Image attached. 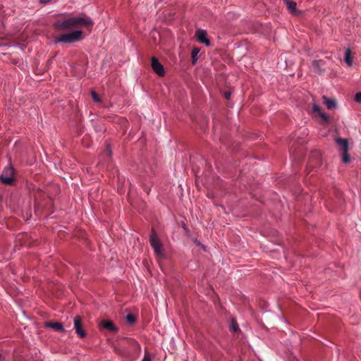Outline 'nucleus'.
<instances>
[{
  "label": "nucleus",
  "mask_w": 361,
  "mask_h": 361,
  "mask_svg": "<svg viewBox=\"0 0 361 361\" xmlns=\"http://www.w3.org/2000/svg\"><path fill=\"white\" fill-rule=\"evenodd\" d=\"M233 331H237L239 329V328H238V326L237 324H233Z\"/></svg>",
  "instance_id": "24"
},
{
  "label": "nucleus",
  "mask_w": 361,
  "mask_h": 361,
  "mask_svg": "<svg viewBox=\"0 0 361 361\" xmlns=\"http://www.w3.org/2000/svg\"><path fill=\"white\" fill-rule=\"evenodd\" d=\"M207 32L203 30H198L196 32L195 36L197 39V40L203 44H205L207 46L210 45V42L207 37Z\"/></svg>",
  "instance_id": "10"
},
{
  "label": "nucleus",
  "mask_w": 361,
  "mask_h": 361,
  "mask_svg": "<svg viewBox=\"0 0 361 361\" xmlns=\"http://www.w3.org/2000/svg\"><path fill=\"white\" fill-rule=\"evenodd\" d=\"M355 101L361 103V92H357L355 95Z\"/></svg>",
  "instance_id": "21"
},
{
  "label": "nucleus",
  "mask_w": 361,
  "mask_h": 361,
  "mask_svg": "<svg viewBox=\"0 0 361 361\" xmlns=\"http://www.w3.org/2000/svg\"><path fill=\"white\" fill-rule=\"evenodd\" d=\"M142 361H151V358L149 355H145L143 360Z\"/></svg>",
  "instance_id": "23"
},
{
  "label": "nucleus",
  "mask_w": 361,
  "mask_h": 361,
  "mask_svg": "<svg viewBox=\"0 0 361 361\" xmlns=\"http://www.w3.org/2000/svg\"><path fill=\"white\" fill-rule=\"evenodd\" d=\"M200 49L198 48H194L191 52L192 63L195 64L197 60V55L198 54Z\"/></svg>",
  "instance_id": "17"
},
{
  "label": "nucleus",
  "mask_w": 361,
  "mask_h": 361,
  "mask_svg": "<svg viewBox=\"0 0 361 361\" xmlns=\"http://www.w3.org/2000/svg\"><path fill=\"white\" fill-rule=\"evenodd\" d=\"M322 61L321 60H314L312 61V68L314 71L317 73H321L322 71Z\"/></svg>",
  "instance_id": "15"
},
{
  "label": "nucleus",
  "mask_w": 361,
  "mask_h": 361,
  "mask_svg": "<svg viewBox=\"0 0 361 361\" xmlns=\"http://www.w3.org/2000/svg\"><path fill=\"white\" fill-rule=\"evenodd\" d=\"M323 100L328 109H333L336 106V102L334 99L328 98L327 97L324 96Z\"/></svg>",
  "instance_id": "14"
},
{
  "label": "nucleus",
  "mask_w": 361,
  "mask_h": 361,
  "mask_svg": "<svg viewBox=\"0 0 361 361\" xmlns=\"http://www.w3.org/2000/svg\"><path fill=\"white\" fill-rule=\"evenodd\" d=\"M99 327L112 333H116L118 331V328L113 323V322L108 319L102 320L99 323Z\"/></svg>",
  "instance_id": "7"
},
{
  "label": "nucleus",
  "mask_w": 361,
  "mask_h": 361,
  "mask_svg": "<svg viewBox=\"0 0 361 361\" xmlns=\"http://www.w3.org/2000/svg\"><path fill=\"white\" fill-rule=\"evenodd\" d=\"M126 321L129 324L133 325L136 322V317L133 314H128L126 316Z\"/></svg>",
  "instance_id": "18"
},
{
  "label": "nucleus",
  "mask_w": 361,
  "mask_h": 361,
  "mask_svg": "<svg viewBox=\"0 0 361 361\" xmlns=\"http://www.w3.org/2000/svg\"><path fill=\"white\" fill-rule=\"evenodd\" d=\"M224 97H225V98H226V99H230V97H231V92H226L224 93Z\"/></svg>",
  "instance_id": "22"
},
{
  "label": "nucleus",
  "mask_w": 361,
  "mask_h": 361,
  "mask_svg": "<svg viewBox=\"0 0 361 361\" xmlns=\"http://www.w3.org/2000/svg\"><path fill=\"white\" fill-rule=\"evenodd\" d=\"M322 157L321 154L316 151L311 154L310 160L308 162V167L316 168L322 165Z\"/></svg>",
  "instance_id": "5"
},
{
  "label": "nucleus",
  "mask_w": 361,
  "mask_h": 361,
  "mask_svg": "<svg viewBox=\"0 0 361 361\" xmlns=\"http://www.w3.org/2000/svg\"><path fill=\"white\" fill-rule=\"evenodd\" d=\"M45 326L51 328L54 331L58 332H61L64 330L63 324L60 322H47L45 323Z\"/></svg>",
  "instance_id": "12"
},
{
  "label": "nucleus",
  "mask_w": 361,
  "mask_h": 361,
  "mask_svg": "<svg viewBox=\"0 0 361 361\" xmlns=\"http://www.w3.org/2000/svg\"><path fill=\"white\" fill-rule=\"evenodd\" d=\"M342 154V159H343V162L346 164V163H348L350 161V156L348 155V152H343L341 153Z\"/></svg>",
  "instance_id": "19"
},
{
  "label": "nucleus",
  "mask_w": 361,
  "mask_h": 361,
  "mask_svg": "<svg viewBox=\"0 0 361 361\" xmlns=\"http://www.w3.org/2000/svg\"><path fill=\"white\" fill-rule=\"evenodd\" d=\"M74 328L76 334L81 338L86 336L85 331L82 329L81 318L78 316L74 318Z\"/></svg>",
  "instance_id": "8"
},
{
  "label": "nucleus",
  "mask_w": 361,
  "mask_h": 361,
  "mask_svg": "<svg viewBox=\"0 0 361 361\" xmlns=\"http://www.w3.org/2000/svg\"><path fill=\"white\" fill-rule=\"evenodd\" d=\"M93 25V21L87 16H73L58 20L54 27L58 30H76L70 33L60 35L55 39V43L65 42L73 43L82 39V31L78 29L85 27L89 29Z\"/></svg>",
  "instance_id": "1"
},
{
  "label": "nucleus",
  "mask_w": 361,
  "mask_h": 361,
  "mask_svg": "<svg viewBox=\"0 0 361 361\" xmlns=\"http://www.w3.org/2000/svg\"><path fill=\"white\" fill-rule=\"evenodd\" d=\"M335 142L338 146L340 150L341 151V153L348 152L349 149V144L348 140L341 137H336L335 139Z\"/></svg>",
  "instance_id": "9"
},
{
  "label": "nucleus",
  "mask_w": 361,
  "mask_h": 361,
  "mask_svg": "<svg viewBox=\"0 0 361 361\" xmlns=\"http://www.w3.org/2000/svg\"><path fill=\"white\" fill-rule=\"evenodd\" d=\"M286 4L288 9L290 11L291 13L297 14L298 12L296 10V3L292 0H283Z\"/></svg>",
  "instance_id": "13"
},
{
  "label": "nucleus",
  "mask_w": 361,
  "mask_h": 361,
  "mask_svg": "<svg viewBox=\"0 0 361 361\" xmlns=\"http://www.w3.org/2000/svg\"><path fill=\"white\" fill-rule=\"evenodd\" d=\"M14 169L12 166H7L6 167L1 176L0 180L3 183L7 184V185H11L14 182Z\"/></svg>",
  "instance_id": "4"
},
{
  "label": "nucleus",
  "mask_w": 361,
  "mask_h": 361,
  "mask_svg": "<svg viewBox=\"0 0 361 361\" xmlns=\"http://www.w3.org/2000/svg\"><path fill=\"white\" fill-rule=\"evenodd\" d=\"M312 111L314 113H316L319 116H320L323 122L327 123L329 121V116L322 112V109L319 105L314 104L312 106Z\"/></svg>",
  "instance_id": "11"
},
{
  "label": "nucleus",
  "mask_w": 361,
  "mask_h": 361,
  "mask_svg": "<svg viewBox=\"0 0 361 361\" xmlns=\"http://www.w3.org/2000/svg\"><path fill=\"white\" fill-rule=\"evenodd\" d=\"M108 154H109V156H110V154H111V152L109 150H108Z\"/></svg>",
  "instance_id": "25"
},
{
  "label": "nucleus",
  "mask_w": 361,
  "mask_h": 361,
  "mask_svg": "<svg viewBox=\"0 0 361 361\" xmlns=\"http://www.w3.org/2000/svg\"><path fill=\"white\" fill-rule=\"evenodd\" d=\"M92 99L96 102H100V98L96 92L92 91L91 92Z\"/></svg>",
  "instance_id": "20"
},
{
  "label": "nucleus",
  "mask_w": 361,
  "mask_h": 361,
  "mask_svg": "<svg viewBox=\"0 0 361 361\" xmlns=\"http://www.w3.org/2000/svg\"><path fill=\"white\" fill-rule=\"evenodd\" d=\"M344 61L346 62V63L348 66H352L353 61H352V58H351V50L350 49H348L345 51Z\"/></svg>",
  "instance_id": "16"
},
{
  "label": "nucleus",
  "mask_w": 361,
  "mask_h": 361,
  "mask_svg": "<svg viewBox=\"0 0 361 361\" xmlns=\"http://www.w3.org/2000/svg\"><path fill=\"white\" fill-rule=\"evenodd\" d=\"M149 243L155 254L161 257H164L163 245L156 232L152 230L149 236Z\"/></svg>",
  "instance_id": "3"
},
{
  "label": "nucleus",
  "mask_w": 361,
  "mask_h": 361,
  "mask_svg": "<svg viewBox=\"0 0 361 361\" xmlns=\"http://www.w3.org/2000/svg\"><path fill=\"white\" fill-rule=\"evenodd\" d=\"M116 341L119 343L117 345L112 343L111 346L115 353L123 357H128L131 353L140 350V344L132 338L118 336Z\"/></svg>",
  "instance_id": "2"
},
{
  "label": "nucleus",
  "mask_w": 361,
  "mask_h": 361,
  "mask_svg": "<svg viewBox=\"0 0 361 361\" xmlns=\"http://www.w3.org/2000/svg\"><path fill=\"white\" fill-rule=\"evenodd\" d=\"M151 66L153 69V71L159 76H164L165 71L164 66L161 65V63L159 61V60L153 56L151 59Z\"/></svg>",
  "instance_id": "6"
}]
</instances>
